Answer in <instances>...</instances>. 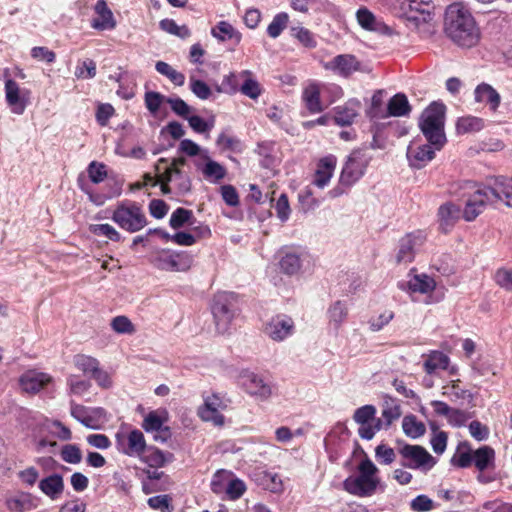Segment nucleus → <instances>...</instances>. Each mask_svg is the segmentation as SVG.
I'll return each instance as SVG.
<instances>
[{
	"mask_svg": "<svg viewBox=\"0 0 512 512\" xmlns=\"http://www.w3.org/2000/svg\"><path fill=\"white\" fill-rule=\"evenodd\" d=\"M96 75V63L91 59L80 62L75 69V76L79 79H92Z\"/></svg>",
	"mask_w": 512,
	"mask_h": 512,
	"instance_id": "e2e57ef3",
	"label": "nucleus"
},
{
	"mask_svg": "<svg viewBox=\"0 0 512 512\" xmlns=\"http://www.w3.org/2000/svg\"><path fill=\"white\" fill-rule=\"evenodd\" d=\"M89 179L95 183H101L107 177L106 165L97 161H92L87 168Z\"/></svg>",
	"mask_w": 512,
	"mask_h": 512,
	"instance_id": "052dcab7",
	"label": "nucleus"
},
{
	"mask_svg": "<svg viewBox=\"0 0 512 512\" xmlns=\"http://www.w3.org/2000/svg\"><path fill=\"white\" fill-rule=\"evenodd\" d=\"M61 457L67 463L78 464L82 460V453L78 446L66 444L62 447Z\"/></svg>",
	"mask_w": 512,
	"mask_h": 512,
	"instance_id": "69168bd1",
	"label": "nucleus"
},
{
	"mask_svg": "<svg viewBox=\"0 0 512 512\" xmlns=\"http://www.w3.org/2000/svg\"><path fill=\"white\" fill-rule=\"evenodd\" d=\"M372 160V156L366 149H355L347 157L342 168L339 185L329 191V195L333 198L341 196L345 192V188H350L358 182L365 174L366 169Z\"/></svg>",
	"mask_w": 512,
	"mask_h": 512,
	"instance_id": "7ed1b4c3",
	"label": "nucleus"
},
{
	"mask_svg": "<svg viewBox=\"0 0 512 512\" xmlns=\"http://www.w3.org/2000/svg\"><path fill=\"white\" fill-rule=\"evenodd\" d=\"M239 203L240 200L236 189L231 185H226V206L233 208L232 212L226 210V217L234 220H241L243 218V210L241 208H235Z\"/></svg>",
	"mask_w": 512,
	"mask_h": 512,
	"instance_id": "a18cd8bd",
	"label": "nucleus"
},
{
	"mask_svg": "<svg viewBox=\"0 0 512 512\" xmlns=\"http://www.w3.org/2000/svg\"><path fill=\"white\" fill-rule=\"evenodd\" d=\"M494 183L499 202L504 201L507 207L512 208V184L504 177H497Z\"/></svg>",
	"mask_w": 512,
	"mask_h": 512,
	"instance_id": "de8ad7c7",
	"label": "nucleus"
},
{
	"mask_svg": "<svg viewBox=\"0 0 512 512\" xmlns=\"http://www.w3.org/2000/svg\"><path fill=\"white\" fill-rule=\"evenodd\" d=\"M423 367L428 374H433L438 370H447L450 375H457L458 373V367L450 365V358L441 351L430 352L424 361Z\"/></svg>",
	"mask_w": 512,
	"mask_h": 512,
	"instance_id": "4be33fe9",
	"label": "nucleus"
},
{
	"mask_svg": "<svg viewBox=\"0 0 512 512\" xmlns=\"http://www.w3.org/2000/svg\"><path fill=\"white\" fill-rule=\"evenodd\" d=\"M321 88V84L312 82L303 90L302 98L311 113H319L324 110L320 100Z\"/></svg>",
	"mask_w": 512,
	"mask_h": 512,
	"instance_id": "c756f323",
	"label": "nucleus"
},
{
	"mask_svg": "<svg viewBox=\"0 0 512 512\" xmlns=\"http://www.w3.org/2000/svg\"><path fill=\"white\" fill-rule=\"evenodd\" d=\"M151 467H163L173 459V455L169 452H163L155 447H146V451L142 457H139Z\"/></svg>",
	"mask_w": 512,
	"mask_h": 512,
	"instance_id": "c9c22d12",
	"label": "nucleus"
},
{
	"mask_svg": "<svg viewBox=\"0 0 512 512\" xmlns=\"http://www.w3.org/2000/svg\"><path fill=\"white\" fill-rule=\"evenodd\" d=\"M116 445L119 452L129 457L139 458L146 451V440L144 434L138 429L116 434Z\"/></svg>",
	"mask_w": 512,
	"mask_h": 512,
	"instance_id": "9d476101",
	"label": "nucleus"
},
{
	"mask_svg": "<svg viewBox=\"0 0 512 512\" xmlns=\"http://www.w3.org/2000/svg\"><path fill=\"white\" fill-rule=\"evenodd\" d=\"M261 485L270 492L281 493L284 489L283 482L278 474L273 472H263L261 475Z\"/></svg>",
	"mask_w": 512,
	"mask_h": 512,
	"instance_id": "8fccbe9b",
	"label": "nucleus"
},
{
	"mask_svg": "<svg viewBox=\"0 0 512 512\" xmlns=\"http://www.w3.org/2000/svg\"><path fill=\"white\" fill-rule=\"evenodd\" d=\"M426 235L422 231L407 234L401 238L397 252L399 263H409L414 259L416 251L424 244Z\"/></svg>",
	"mask_w": 512,
	"mask_h": 512,
	"instance_id": "ddd939ff",
	"label": "nucleus"
},
{
	"mask_svg": "<svg viewBox=\"0 0 512 512\" xmlns=\"http://www.w3.org/2000/svg\"><path fill=\"white\" fill-rule=\"evenodd\" d=\"M155 69L159 74L168 78L174 85H184L185 75L174 69L170 64L164 61H157L155 64Z\"/></svg>",
	"mask_w": 512,
	"mask_h": 512,
	"instance_id": "c03bdc74",
	"label": "nucleus"
},
{
	"mask_svg": "<svg viewBox=\"0 0 512 512\" xmlns=\"http://www.w3.org/2000/svg\"><path fill=\"white\" fill-rule=\"evenodd\" d=\"M464 207L462 217L467 221H474L487 207L496 208L499 197L495 190V183L489 185L467 182L464 185Z\"/></svg>",
	"mask_w": 512,
	"mask_h": 512,
	"instance_id": "f03ea898",
	"label": "nucleus"
},
{
	"mask_svg": "<svg viewBox=\"0 0 512 512\" xmlns=\"http://www.w3.org/2000/svg\"><path fill=\"white\" fill-rule=\"evenodd\" d=\"M167 419L168 413L166 410L151 411L145 416L142 427L146 432H161ZM164 432L168 434V429L165 428Z\"/></svg>",
	"mask_w": 512,
	"mask_h": 512,
	"instance_id": "72a5a7b5",
	"label": "nucleus"
},
{
	"mask_svg": "<svg viewBox=\"0 0 512 512\" xmlns=\"http://www.w3.org/2000/svg\"><path fill=\"white\" fill-rule=\"evenodd\" d=\"M387 109L389 116L402 117L409 114L411 107L406 95L398 93L389 100Z\"/></svg>",
	"mask_w": 512,
	"mask_h": 512,
	"instance_id": "4c0bfd02",
	"label": "nucleus"
},
{
	"mask_svg": "<svg viewBox=\"0 0 512 512\" xmlns=\"http://www.w3.org/2000/svg\"><path fill=\"white\" fill-rule=\"evenodd\" d=\"M336 165L337 158L332 154L320 158L316 164L312 184L320 189L326 187L334 174Z\"/></svg>",
	"mask_w": 512,
	"mask_h": 512,
	"instance_id": "a211bd4d",
	"label": "nucleus"
},
{
	"mask_svg": "<svg viewBox=\"0 0 512 512\" xmlns=\"http://www.w3.org/2000/svg\"><path fill=\"white\" fill-rule=\"evenodd\" d=\"M263 332L274 341H283L294 332V322L290 317L279 315L264 325Z\"/></svg>",
	"mask_w": 512,
	"mask_h": 512,
	"instance_id": "2eb2a0df",
	"label": "nucleus"
},
{
	"mask_svg": "<svg viewBox=\"0 0 512 512\" xmlns=\"http://www.w3.org/2000/svg\"><path fill=\"white\" fill-rule=\"evenodd\" d=\"M473 464L480 472H483L489 468H494V449L490 446L484 445L476 450H473Z\"/></svg>",
	"mask_w": 512,
	"mask_h": 512,
	"instance_id": "473e14b6",
	"label": "nucleus"
},
{
	"mask_svg": "<svg viewBox=\"0 0 512 512\" xmlns=\"http://www.w3.org/2000/svg\"><path fill=\"white\" fill-rule=\"evenodd\" d=\"M196 170L209 183H219L224 178V167L214 161L208 153H203L199 158L193 160Z\"/></svg>",
	"mask_w": 512,
	"mask_h": 512,
	"instance_id": "4468645a",
	"label": "nucleus"
},
{
	"mask_svg": "<svg viewBox=\"0 0 512 512\" xmlns=\"http://www.w3.org/2000/svg\"><path fill=\"white\" fill-rule=\"evenodd\" d=\"M155 173L158 176L161 192L164 195L170 194L172 189L169 183L174 181L177 175H180V170H175L174 167H171L166 158H160L155 164Z\"/></svg>",
	"mask_w": 512,
	"mask_h": 512,
	"instance_id": "b1692460",
	"label": "nucleus"
},
{
	"mask_svg": "<svg viewBox=\"0 0 512 512\" xmlns=\"http://www.w3.org/2000/svg\"><path fill=\"white\" fill-rule=\"evenodd\" d=\"M40 505V499L28 492H17L6 499V506L10 512H29Z\"/></svg>",
	"mask_w": 512,
	"mask_h": 512,
	"instance_id": "6ab92c4d",
	"label": "nucleus"
},
{
	"mask_svg": "<svg viewBox=\"0 0 512 512\" xmlns=\"http://www.w3.org/2000/svg\"><path fill=\"white\" fill-rule=\"evenodd\" d=\"M474 97L476 102L487 104L492 112L497 111L501 102L500 94L487 83H481L475 88Z\"/></svg>",
	"mask_w": 512,
	"mask_h": 512,
	"instance_id": "bb28decb",
	"label": "nucleus"
},
{
	"mask_svg": "<svg viewBox=\"0 0 512 512\" xmlns=\"http://www.w3.org/2000/svg\"><path fill=\"white\" fill-rule=\"evenodd\" d=\"M459 384V379L448 382L442 387V395L454 403L471 402L473 394L469 390L460 387Z\"/></svg>",
	"mask_w": 512,
	"mask_h": 512,
	"instance_id": "7c9ffc66",
	"label": "nucleus"
},
{
	"mask_svg": "<svg viewBox=\"0 0 512 512\" xmlns=\"http://www.w3.org/2000/svg\"><path fill=\"white\" fill-rule=\"evenodd\" d=\"M438 217L442 229L448 231L460 218V208L452 202H446L439 207Z\"/></svg>",
	"mask_w": 512,
	"mask_h": 512,
	"instance_id": "2f4dec72",
	"label": "nucleus"
},
{
	"mask_svg": "<svg viewBox=\"0 0 512 512\" xmlns=\"http://www.w3.org/2000/svg\"><path fill=\"white\" fill-rule=\"evenodd\" d=\"M193 213L184 208H177L170 217L169 224L173 229L181 228L185 223L190 222Z\"/></svg>",
	"mask_w": 512,
	"mask_h": 512,
	"instance_id": "680f3d73",
	"label": "nucleus"
},
{
	"mask_svg": "<svg viewBox=\"0 0 512 512\" xmlns=\"http://www.w3.org/2000/svg\"><path fill=\"white\" fill-rule=\"evenodd\" d=\"M247 490L246 483L237 478L232 472L226 471V498L239 499Z\"/></svg>",
	"mask_w": 512,
	"mask_h": 512,
	"instance_id": "ea45409f",
	"label": "nucleus"
},
{
	"mask_svg": "<svg viewBox=\"0 0 512 512\" xmlns=\"http://www.w3.org/2000/svg\"><path fill=\"white\" fill-rule=\"evenodd\" d=\"M70 413L73 418L91 429L99 428L104 420V410L102 408L86 407L74 401L70 402Z\"/></svg>",
	"mask_w": 512,
	"mask_h": 512,
	"instance_id": "f8f14e48",
	"label": "nucleus"
},
{
	"mask_svg": "<svg viewBox=\"0 0 512 512\" xmlns=\"http://www.w3.org/2000/svg\"><path fill=\"white\" fill-rule=\"evenodd\" d=\"M153 265L164 271L185 272L193 264V256L182 252L160 251L152 260Z\"/></svg>",
	"mask_w": 512,
	"mask_h": 512,
	"instance_id": "1a4fd4ad",
	"label": "nucleus"
},
{
	"mask_svg": "<svg viewBox=\"0 0 512 512\" xmlns=\"http://www.w3.org/2000/svg\"><path fill=\"white\" fill-rule=\"evenodd\" d=\"M241 77H244V79H242L240 92L252 100H257L261 96L263 88L255 75L251 72L250 74H243Z\"/></svg>",
	"mask_w": 512,
	"mask_h": 512,
	"instance_id": "a19ab883",
	"label": "nucleus"
},
{
	"mask_svg": "<svg viewBox=\"0 0 512 512\" xmlns=\"http://www.w3.org/2000/svg\"><path fill=\"white\" fill-rule=\"evenodd\" d=\"M402 412L397 399L385 394L383 396V409L382 417L385 422V427H389L395 420L400 418Z\"/></svg>",
	"mask_w": 512,
	"mask_h": 512,
	"instance_id": "e433bc0d",
	"label": "nucleus"
},
{
	"mask_svg": "<svg viewBox=\"0 0 512 512\" xmlns=\"http://www.w3.org/2000/svg\"><path fill=\"white\" fill-rule=\"evenodd\" d=\"M222 399L219 395L213 394L205 398L203 406L199 409V416L204 421H210L216 426L223 424V417L220 408Z\"/></svg>",
	"mask_w": 512,
	"mask_h": 512,
	"instance_id": "412c9836",
	"label": "nucleus"
},
{
	"mask_svg": "<svg viewBox=\"0 0 512 512\" xmlns=\"http://www.w3.org/2000/svg\"><path fill=\"white\" fill-rule=\"evenodd\" d=\"M444 32L447 37L462 48H472L481 39L478 27L470 9L461 2L450 4L445 11Z\"/></svg>",
	"mask_w": 512,
	"mask_h": 512,
	"instance_id": "f257e3e1",
	"label": "nucleus"
},
{
	"mask_svg": "<svg viewBox=\"0 0 512 512\" xmlns=\"http://www.w3.org/2000/svg\"><path fill=\"white\" fill-rule=\"evenodd\" d=\"M399 287L411 293L427 294L432 292L436 287L435 280L426 274L413 275L406 283H400Z\"/></svg>",
	"mask_w": 512,
	"mask_h": 512,
	"instance_id": "393cba45",
	"label": "nucleus"
},
{
	"mask_svg": "<svg viewBox=\"0 0 512 512\" xmlns=\"http://www.w3.org/2000/svg\"><path fill=\"white\" fill-rule=\"evenodd\" d=\"M361 103L357 99H350L344 105L334 109V120L340 126H346L353 123L358 115Z\"/></svg>",
	"mask_w": 512,
	"mask_h": 512,
	"instance_id": "a878e982",
	"label": "nucleus"
},
{
	"mask_svg": "<svg viewBox=\"0 0 512 512\" xmlns=\"http://www.w3.org/2000/svg\"><path fill=\"white\" fill-rule=\"evenodd\" d=\"M291 35L292 37L297 39L301 45H303L306 48L312 49L317 46V41L314 34L307 28L301 26L292 27Z\"/></svg>",
	"mask_w": 512,
	"mask_h": 512,
	"instance_id": "09e8293b",
	"label": "nucleus"
},
{
	"mask_svg": "<svg viewBox=\"0 0 512 512\" xmlns=\"http://www.w3.org/2000/svg\"><path fill=\"white\" fill-rule=\"evenodd\" d=\"M95 16L91 21V27L104 31L112 30L116 27V20L111 9L104 0H98L94 6Z\"/></svg>",
	"mask_w": 512,
	"mask_h": 512,
	"instance_id": "aec40b11",
	"label": "nucleus"
},
{
	"mask_svg": "<svg viewBox=\"0 0 512 512\" xmlns=\"http://www.w3.org/2000/svg\"><path fill=\"white\" fill-rule=\"evenodd\" d=\"M495 282L502 288L512 290V268H500L494 275Z\"/></svg>",
	"mask_w": 512,
	"mask_h": 512,
	"instance_id": "774afa93",
	"label": "nucleus"
},
{
	"mask_svg": "<svg viewBox=\"0 0 512 512\" xmlns=\"http://www.w3.org/2000/svg\"><path fill=\"white\" fill-rule=\"evenodd\" d=\"M378 471L376 465L369 458L362 460L358 465V475L344 480V490L357 497L372 496L380 484Z\"/></svg>",
	"mask_w": 512,
	"mask_h": 512,
	"instance_id": "39448f33",
	"label": "nucleus"
},
{
	"mask_svg": "<svg viewBox=\"0 0 512 512\" xmlns=\"http://www.w3.org/2000/svg\"><path fill=\"white\" fill-rule=\"evenodd\" d=\"M5 100L10 111L16 115H22L31 103V90L21 88L13 79L5 80Z\"/></svg>",
	"mask_w": 512,
	"mask_h": 512,
	"instance_id": "9b49d317",
	"label": "nucleus"
},
{
	"mask_svg": "<svg viewBox=\"0 0 512 512\" xmlns=\"http://www.w3.org/2000/svg\"><path fill=\"white\" fill-rule=\"evenodd\" d=\"M484 127L483 119L475 116H464L458 119L456 130L459 134L478 132Z\"/></svg>",
	"mask_w": 512,
	"mask_h": 512,
	"instance_id": "37998d69",
	"label": "nucleus"
},
{
	"mask_svg": "<svg viewBox=\"0 0 512 512\" xmlns=\"http://www.w3.org/2000/svg\"><path fill=\"white\" fill-rule=\"evenodd\" d=\"M398 453L402 466L410 469L428 471L436 464V459L420 445L404 444L399 446Z\"/></svg>",
	"mask_w": 512,
	"mask_h": 512,
	"instance_id": "6e6552de",
	"label": "nucleus"
},
{
	"mask_svg": "<svg viewBox=\"0 0 512 512\" xmlns=\"http://www.w3.org/2000/svg\"><path fill=\"white\" fill-rule=\"evenodd\" d=\"M451 462L454 466L467 468L473 464V450L467 446H460Z\"/></svg>",
	"mask_w": 512,
	"mask_h": 512,
	"instance_id": "603ef678",
	"label": "nucleus"
},
{
	"mask_svg": "<svg viewBox=\"0 0 512 512\" xmlns=\"http://www.w3.org/2000/svg\"><path fill=\"white\" fill-rule=\"evenodd\" d=\"M327 314L329 318V324L337 330L347 319V305L342 301H335L328 308Z\"/></svg>",
	"mask_w": 512,
	"mask_h": 512,
	"instance_id": "58836bf2",
	"label": "nucleus"
},
{
	"mask_svg": "<svg viewBox=\"0 0 512 512\" xmlns=\"http://www.w3.org/2000/svg\"><path fill=\"white\" fill-rule=\"evenodd\" d=\"M111 328L118 334H133L136 329L134 324L126 316H116L111 320Z\"/></svg>",
	"mask_w": 512,
	"mask_h": 512,
	"instance_id": "4d7b16f0",
	"label": "nucleus"
},
{
	"mask_svg": "<svg viewBox=\"0 0 512 512\" xmlns=\"http://www.w3.org/2000/svg\"><path fill=\"white\" fill-rule=\"evenodd\" d=\"M190 89L191 91L200 99L205 100L208 99L211 95V89L209 86L196 78L194 72H192L189 76Z\"/></svg>",
	"mask_w": 512,
	"mask_h": 512,
	"instance_id": "13d9d810",
	"label": "nucleus"
},
{
	"mask_svg": "<svg viewBox=\"0 0 512 512\" xmlns=\"http://www.w3.org/2000/svg\"><path fill=\"white\" fill-rule=\"evenodd\" d=\"M67 386L70 394L82 396L89 390L91 384L88 380L72 374L67 377Z\"/></svg>",
	"mask_w": 512,
	"mask_h": 512,
	"instance_id": "3c124183",
	"label": "nucleus"
},
{
	"mask_svg": "<svg viewBox=\"0 0 512 512\" xmlns=\"http://www.w3.org/2000/svg\"><path fill=\"white\" fill-rule=\"evenodd\" d=\"M257 153L262 158L261 165L265 168H273L279 162L278 150L275 142L263 141L257 146Z\"/></svg>",
	"mask_w": 512,
	"mask_h": 512,
	"instance_id": "f704fd0d",
	"label": "nucleus"
},
{
	"mask_svg": "<svg viewBox=\"0 0 512 512\" xmlns=\"http://www.w3.org/2000/svg\"><path fill=\"white\" fill-rule=\"evenodd\" d=\"M435 147L429 144L412 142L407 149V159L410 166L420 169L435 157Z\"/></svg>",
	"mask_w": 512,
	"mask_h": 512,
	"instance_id": "f3484780",
	"label": "nucleus"
},
{
	"mask_svg": "<svg viewBox=\"0 0 512 512\" xmlns=\"http://www.w3.org/2000/svg\"><path fill=\"white\" fill-rule=\"evenodd\" d=\"M402 429L408 437L413 439L421 437L426 431L424 423L419 421L414 415H406L403 418Z\"/></svg>",
	"mask_w": 512,
	"mask_h": 512,
	"instance_id": "79ce46f5",
	"label": "nucleus"
},
{
	"mask_svg": "<svg viewBox=\"0 0 512 512\" xmlns=\"http://www.w3.org/2000/svg\"><path fill=\"white\" fill-rule=\"evenodd\" d=\"M358 24L365 30L381 33H390V28L379 21L375 15L366 7H361L356 12Z\"/></svg>",
	"mask_w": 512,
	"mask_h": 512,
	"instance_id": "cd10ccee",
	"label": "nucleus"
},
{
	"mask_svg": "<svg viewBox=\"0 0 512 512\" xmlns=\"http://www.w3.org/2000/svg\"><path fill=\"white\" fill-rule=\"evenodd\" d=\"M111 219L121 229L135 233L142 230L147 224V217L140 204L135 201H122L113 210Z\"/></svg>",
	"mask_w": 512,
	"mask_h": 512,
	"instance_id": "423d86ee",
	"label": "nucleus"
},
{
	"mask_svg": "<svg viewBox=\"0 0 512 512\" xmlns=\"http://www.w3.org/2000/svg\"><path fill=\"white\" fill-rule=\"evenodd\" d=\"M244 150L245 145L238 138L226 136V152L229 151L231 153L228 157L236 165L239 164L238 156H240Z\"/></svg>",
	"mask_w": 512,
	"mask_h": 512,
	"instance_id": "bf43d9fd",
	"label": "nucleus"
},
{
	"mask_svg": "<svg viewBox=\"0 0 512 512\" xmlns=\"http://www.w3.org/2000/svg\"><path fill=\"white\" fill-rule=\"evenodd\" d=\"M39 489L51 500H58L64 491L63 477L59 474L49 475L40 480Z\"/></svg>",
	"mask_w": 512,
	"mask_h": 512,
	"instance_id": "c85d7f7f",
	"label": "nucleus"
},
{
	"mask_svg": "<svg viewBox=\"0 0 512 512\" xmlns=\"http://www.w3.org/2000/svg\"><path fill=\"white\" fill-rule=\"evenodd\" d=\"M74 365L85 375L91 376L99 366V362L95 358L87 355H76L74 357Z\"/></svg>",
	"mask_w": 512,
	"mask_h": 512,
	"instance_id": "864d4df0",
	"label": "nucleus"
},
{
	"mask_svg": "<svg viewBox=\"0 0 512 512\" xmlns=\"http://www.w3.org/2000/svg\"><path fill=\"white\" fill-rule=\"evenodd\" d=\"M166 99L167 98L159 92L149 91L145 94V105L152 114H156L161 104L164 101L166 102Z\"/></svg>",
	"mask_w": 512,
	"mask_h": 512,
	"instance_id": "338daca9",
	"label": "nucleus"
},
{
	"mask_svg": "<svg viewBox=\"0 0 512 512\" xmlns=\"http://www.w3.org/2000/svg\"><path fill=\"white\" fill-rule=\"evenodd\" d=\"M303 259L295 253H287L280 260V269L287 275L297 274L302 266Z\"/></svg>",
	"mask_w": 512,
	"mask_h": 512,
	"instance_id": "49530a36",
	"label": "nucleus"
},
{
	"mask_svg": "<svg viewBox=\"0 0 512 512\" xmlns=\"http://www.w3.org/2000/svg\"><path fill=\"white\" fill-rule=\"evenodd\" d=\"M239 388L259 401H267L272 396V386L264 375L250 369H240L232 375Z\"/></svg>",
	"mask_w": 512,
	"mask_h": 512,
	"instance_id": "0eeeda50",
	"label": "nucleus"
},
{
	"mask_svg": "<svg viewBox=\"0 0 512 512\" xmlns=\"http://www.w3.org/2000/svg\"><path fill=\"white\" fill-rule=\"evenodd\" d=\"M166 103L170 105V108L174 113L185 119L191 114L193 110L191 106H189L184 100H182L179 97H168L166 99Z\"/></svg>",
	"mask_w": 512,
	"mask_h": 512,
	"instance_id": "0e129e2a",
	"label": "nucleus"
},
{
	"mask_svg": "<svg viewBox=\"0 0 512 512\" xmlns=\"http://www.w3.org/2000/svg\"><path fill=\"white\" fill-rule=\"evenodd\" d=\"M445 110L444 104L433 102L422 112L419 120V127L423 135L437 150H440L446 143Z\"/></svg>",
	"mask_w": 512,
	"mask_h": 512,
	"instance_id": "20e7f679",
	"label": "nucleus"
},
{
	"mask_svg": "<svg viewBox=\"0 0 512 512\" xmlns=\"http://www.w3.org/2000/svg\"><path fill=\"white\" fill-rule=\"evenodd\" d=\"M324 68L343 77H348L355 71L359 70V62L353 55L343 54L338 55L325 63Z\"/></svg>",
	"mask_w": 512,
	"mask_h": 512,
	"instance_id": "5701e85b",
	"label": "nucleus"
},
{
	"mask_svg": "<svg viewBox=\"0 0 512 512\" xmlns=\"http://www.w3.org/2000/svg\"><path fill=\"white\" fill-rule=\"evenodd\" d=\"M18 382L24 393L36 394L52 382V377L44 372L29 370L19 377Z\"/></svg>",
	"mask_w": 512,
	"mask_h": 512,
	"instance_id": "dca6fc26",
	"label": "nucleus"
},
{
	"mask_svg": "<svg viewBox=\"0 0 512 512\" xmlns=\"http://www.w3.org/2000/svg\"><path fill=\"white\" fill-rule=\"evenodd\" d=\"M90 231L96 236L106 237L111 241L119 242L121 234L110 224H94L90 226Z\"/></svg>",
	"mask_w": 512,
	"mask_h": 512,
	"instance_id": "5fc2aeb1",
	"label": "nucleus"
},
{
	"mask_svg": "<svg viewBox=\"0 0 512 512\" xmlns=\"http://www.w3.org/2000/svg\"><path fill=\"white\" fill-rule=\"evenodd\" d=\"M289 17L286 13H278L267 27V33L271 38H277L287 27Z\"/></svg>",
	"mask_w": 512,
	"mask_h": 512,
	"instance_id": "6e6d98bb",
	"label": "nucleus"
}]
</instances>
